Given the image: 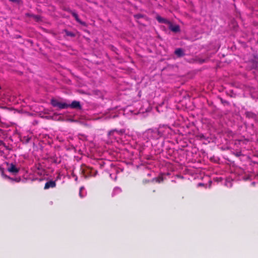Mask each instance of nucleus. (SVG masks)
<instances>
[{"label": "nucleus", "instance_id": "f257e3e1", "mask_svg": "<svg viewBox=\"0 0 258 258\" xmlns=\"http://www.w3.org/2000/svg\"><path fill=\"white\" fill-rule=\"evenodd\" d=\"M51 103L53 106L57 107L59 109L69 108L68 103L65 102L59 101L56 99H52Z\"/></svg>", "mask_w": 258, "mask_h": 258}, {"label": "nucleus", "instance_id": "f03ea898", "mask_svg": "<svg viewBox=\"0 0 258 258\" xmlns=\"http://www.w3.org/2000/svg\"><path fill=\"white\" fill-rule=\"evenodd\" d=\"M8 167L7 170L10 173L15 175L19 172V168H17L15 164L11 163L10 164H8Z\"/></svg>", "mask_w": 258, "mask_h": 258}, {"label": "nucleus", "instance_id": "7ed1b4c3", "mask_svg": "<svg viewBox=\"0 0 258 258\" xmlns=\"http://www.w3.org/2000/svg\"><path fill=\"white\" fill-rule=\"evenodd\" d=\"M69 108L73 109H80L81 108V105L80 102L77 101H73L71 103H68Z\"/></svg>", "mask_w": 258, "mask_h": 258}, {"label": "nucleus", "instance_id": "20e7f679", "mask_svg": "<svg viewBox=\"0 0 258 258\" xmlns=\"http://www.w3.org/2000/svg\"><path fill=\"white\" fill-rule=\"evenodd\" d=\"M56 185L55 181L50 180L45 183L44 189H47L49 188H54L56 186Z\"/></svg>", "mask_w": 258, "mask_h": 258}, {"label": "nucleus", "instance_id": "39448f33", "mask_svg": "<svg viewBox=\"0 0 258 258\" xmlns=\"http://www.w3.org/2000/svg\"><path fill=\"white\" fill-rule=\"evenodd\" d=\"M170 30L174 32H177L180 31V27L178 25H173L171 22L168 24Z\"/></svg>", "mask_w": 258, "mask_h": 258}, {"label": "nucleus", "instance_id": "423d86ee", "mask_svg": "<svg viewBox=\"0 0 258 258\" xmlns=\"http://www.w3.org/2000/svg\"><path fill=\"white\" fill-rule=\"evenodd\" d=\"M39 114L41 118H45L47 119H57L58 115H59V114H53V115H44L45 114H43L42 115H41L42 114Z\"/></svg>", "mask_w": 258, "mask_h": 258}, {"label": "nucleus", "instance_id": "0eeeda50", "mask_svg": "<svg viewBox=\"0 0 258 258\" xmlns=\"http://www.w3.org/2000/svg\"><path fill=\"white\" fill-rule=\"evenodd\" d=\"M86 171L87 172L89 173V174L91 176H96L98 172L97 170H94L92 167H87V169H86Z\"/></svg>", "mask_w": 258, "mask_h": 258}, {"label": "nucleus", "instance_id": "6e6552de", "mask_svg": "<svg viewBox=\"0 0 258 258\" xmlns=\"http://www.w3.org/2000/svg\"><path fill=\"white\" fill-rule=\"evenodd\" d=\"M156 19L159 23L166 24L168 25L169 24V23H170V21H169L168 20H167V19H166L165 18L161 17L160 16H157L156 17Z\"/></svg>", "mask_w": 258, "mask_h": 258}, {"label": "nucleus", "instance_id": "1a4fd4ad", "mask_svg": "<svg viewBox=\"0 0 258 258\" xmlns=\"http://www.w3.org/2000/svg\"><path fill=\"white\" fill-rule=\"evenodd\" d=\"M164 181V178L162 175H160L159 176L154 177L152 179V182H155L160 183Z\"/></svg>", "mask_w": 258, "mask_h": 258}, {"label": "nucleus", "instance_id": "9d476101", "mask_svg": "<svg viewBox=\"0 0 258 258\" xmlns=\"http://www.w3.org/2000/svg\"><path fill=\"white\" fill-rule=\"evenodd\" d=\"M175 53L178 56H181L184 55L183 51L182 49L178 48L175 50Z\"/></svg>", "mask_w": 258, "mask_h": 258}, {"label": "nucleus", "instance_id": "9b49d317", "mask_svg": "<svg viewBox=\"0 0 258 258\" xmlns=\"http://www.w3.org/2000/svg\"><path fill=\"white\" fill-rule=\"evenodd\" d=\"M114 132H119V133H120L121 134H122V133H123L124 132L123 130H121L119 132H118L117 130H113L109 131L108 132V135L111 136Z\"/></svg>", "mask_w": 258, "mask_h": 258}, {"label": "nucleus", "instance_id": "f8f14e48", "mask_svg": "<svg viewBox=\"0 0 258 258\" xmlns=\"http://www.w3.org/2000/svg\"><path fill=\"white\" fill-rule=\"evenodd\" d=\"M7 177H8L9 179L12 180H14L16 182H19L20 180V178H11V177H8L6 176Z\"/></svg>", "mask_w": 258, "mask_h": 258}, {"label": "nucleus", "instance_id": "ddd939ff", "mask_svg": "<svg viewBox=\"0 0 258 258\" xmlns=\"http://www.w3.org/2000/svg\"><path fill=\"white\" fill-rule=\"evenodd\" d=\"M0 171L2 175H4V169L0 166Z\"/></svg>", "mask_w": 258, "mask_h": 258}, {"label": "nucleus", "instance_id": "4468645a", "mask_svg": "<svg viewBox=\"0 0 258 258\" xmlns=\"http://www.w3.org/2000/svg\"><path fill=\"white\" fill-rule=\"evenodd\" d=\"M73 16L76 18V19L77 21H78V16L77 14L76 13H73Z\"/></svg>", "mask_w": 258, "mask_h": 258}, {"label": "nucleus", "instance_id": "2eb2a0df", "mask_svg": "<svg viewBox=\"0 0 258 258\" xmlns=\"http://www.w3.org/2000/svg\"><path fill=\"white\" fill-rule=\"evenodd\" d=\"M67 34L69 36H74L73 34L71 32H67Z\"/></svg>", "mask_w": 258, "mask_h": 258}, {"label": "nucleus", "instance_id": "dca6fc26", "mask_svg": "<svg viewBox=\"0 0 258 258\" xmlns=\"http://www.w3.org/2000/svg\"><path fill=\"white\" fill-rule=\"evenodd\" d=\"M82 187L80 188V194H80V196L81 197H82V195H81V190H82Z\"/></svg>", "mask_w": 258, "mask_h": 258}, {"label": "nucleus", "instance_id": "f3484780", "mask_svg": "<svg viewBox=\"0 0 258 258\" xmlns=\"http://www.w3.org/2000/svg\"><path fill=\"white\" fill-rule=\"evenodd\" d=\"M116 116V115H114L113 118H115Z\"/></svg>", "mask_w": 258, "mask_h": 258}]
</instances>
